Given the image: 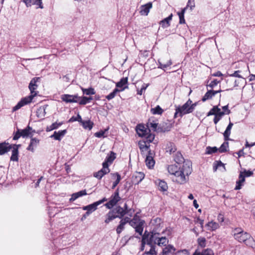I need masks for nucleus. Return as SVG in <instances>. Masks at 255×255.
<instances>
[{
    "label": "nucleus",
    "instance_id": "nucleus-1",
    "mask_svg": "<svg viewBox=\"0 0 255 255\" xmlns=\"http://www.w3.org/2000/svg\"><path fill=\"white\" fill-rule=\"evenodd\" d=\"M167 169L170 174L174 175L172 177L173 181L179 184L185 183L189 175L192 172L191 167L187 163L183 164L182 168L175 165H170L168 166Z\"/></svg>",
    "mask_w": 255,
    "mask_h": 255
},
{
    "label": "nucleus",
    "instance_id": "nucleus-2",
    "mask_svg": "<svg viewBox=\"0 0 255 255\" xmlns=\"http://www.w3.org/2000/svg\"><path fill=\"white\" fill-rule=\"evenodd\" d=\"M40 78L39 77H34L32 79L28 86L29 90L30 91L31 95L21 99L17 105L13 107L12 110V112H15L20 109L22 107L28 104L32 101L33 98L37 95V93L35 90L38 87V85L36 84V83L40 80Z\"/></svg>",
    "mask_w": 255,
    "mask_h": 255
},
{
    "label": "nucleus",
    "instance_id": "nucleus-3",
    "mask_svg": "<svg viewBox=\"0 0 255 255\" xmlns=\"http://www.w3.org/2000/svg\"><path fill=\"white\" fill-rule=\"evenodd\" d=\"M159 234L160 233L153 231L150 232L145 231L142 237L141 250H143L145 246H148L149 248L153 247L155 249Z\"/></svg>",
    "mask_w": 255,
    "mask_h": 255
},
{
    "label": "nucleus",
    "instance_id": "nucleus-4",
    "mask_svg": "<svg viewBox=\"0 0 255 255\" xmlns=\"http://www.w3.org/2000/svg\"><path fill=\"white\" fill-rule=\"evenodd\" d=\"M197 103H193L192 101L189 99L182 106H178L180 112V117H182L183 115L191 113L194 110Z\"/></svg>",
    "mask_w": 255,
    "mask_h": 255
},
{
    "label": "nucleus",
    "instance_id": "nucleus-5",
    "mask_svg": "<svg viewBox=\"0 0 255 255\" xmlns=\"http://www.w3.org/2000/svg\"><path fill=\"white\" fill-rule=\"evenodd\" d=\"M234 236L239 242H243L247 246H251V243L253 241L251 236L247 232L234 233Z\"/></svg>",
    "mask_w": 255,
    "mask_h": 255
},
{
    "label": "nucleus",
    "instance_id": "nucleus-6",
    "mask_svg": "<svg viewBox=\"0 0 255 255\" xmlns=\"http://www.w3.org/2000/svg\"><path fill=\"white\" fill-rule=\"evenodd\" d=\"M121 199V198L119 196V189L118 188L114 193L111 195L110 200L105 204V206L107 209H111Z\"/></svg>",
    "mask_w": 255,
    "mask_h": 255
},
{
    "label": "nucleus",
    "instance_id": "nucleus-7",
    "mask_svg": "<svg viewBox=\"0 0 255 255\" xmlns=\"http://www.w3.org/2000/svg\"><path fill=\"white\" fill-rule=\"evenodd\" d=\"M151 224L153 226L152 231L161 233V229L163 228L164 223L161 218L156 217L152 219L151 221Z\"/></svg>",
    "mask_w": 255,
    "mask_h": 255
},
{
    "label": "nucleus",
    "instance_id": "nucleus-8",
    "mask_svg": "<svg viewBox=\"0 0 255 255\" xmlns=\"http://www.w3.org/2000/svg\"><path fill=\"white\" fill-rule=\"evenodd\" d=\"M80 97L78 95H72L69 94L63 95L61 97V99L63 101L66 103H78L80 100Z\"/></svg>",
    "mask_w": 255,
    "mask_h": 255
},
{
    "label": "nucleus",
    "instance_id": "nucleus-9",
    "mask_svg": "<svg viewBox=\"0 0 255 255\" xmlns=\"http://www.w3.org/2000/svg\"><path fill=\"white\" fill-rule=\"evenodd\" d=\"M144 178V174L141 172H136L134 173L131 177V182L132 184H138Z\"/></svg>",
    "mask_w": 255,
    "mask_h": 255
},
{
    "label": "nucleus",
    "instance_id": "nucleus-10",
    "mask_svg": "<svg viewBox=\"0 0 255 255\" xmlns=\"http://www.w3.org/2000/svg\"><path fill=\"white\" fill-rule=\"evenodd\" d=\"M136 131L138 136L141 137H144L150 132L149 128H145L142 125H138L136 126Z\"/></svg>",
    "mask_w": 255,
    "mask_h": 255
},
{
    "label": "nucleus",
    "instance_id": "nucleus-11",
    "mask_svg": "<svg viewBox=\"0 0 255 255\" xmlns=\"http://www.w3.org/2000/svg\"><path fill=\"white\" fill-rule=\"evenodd\" d=\"M153 155L154 153L152 152L151 150L148 151V155L146 156L145 161L146 165L148 168H152L155 164Z\"/></svg>",
    "mask_w": 255,
    "mask_h": 255
},
{
    "label": "nucleus",
    "instance_id": "nucleus-12",
    "mask_svg": "<svg viewBox=\"0 0 255 255\" xmlns=\"http://www.w3.org/2000/svg\"><path fill=\"white\" fill-rule=\"evenodd\" d=\"M152 7V3L151 2H149L145 4L141 5L140 7L139 13L141 15H147Z\"/></svg>",
    "mask_w": 255,
    "mask_h": 255
},
{
    "label": "nucleus",
    "instance_id": "nucleus-13",
    "mask_svg": "<svg viewBox=\"0 0 255 255\" xmlns=\"http://www.w3.org/2000/svg\"><path fill=\"white\" fill-rule=\"evenodd\" d=\"M193 255H214V254L211 249L200 250L198 247Z\"/></svg>",
    "mask_w": 255,
    "mask_h": 255
},
{
    "label": "nucleus",
    "instance_id": "nucleus-14",
    "mask_svg": "<svg viewBox=\"0 0 255 255\" xmlns=\"http://www.w3.org/2000/svg\"><path fill=\"white\" fill-rule=\"evenodd\" d=\"M112 210L114 211V213L116 214V216H117V218L120 219L123 218L127 213V212L121 206L116 207L112 209Z\"/></svg>",
    "mask_w": 255,
    "mask_h": 255
},
{
    "label": "nucleus",
    "instance_id": "nucleus-15",
    "mask_svg": "<svg viewBox=\"0 0 255 255\" xmlns=\"http://www.w3.org/2000/svg\"><path fill=\"white\" fill-rule=\"evenodd\" d=\"M30 137V142L26 149L32 152H34V148L37 146L39 143V140L35 137H32V136Z\"/></svg>",
    "mask_w": 255,
    "mask_h": 255
},
{
    "label": "nucleus",
    "instance_id": "nucleus-16",
    "mask_svg": "<svg viewBox=\"0 0 255 255\" xmlns=\"http://www.w3.org/2000/svg\"><path fill=\"white\" fill-rule=\"evenodd\" d=\"M175 250L173 246L169 245L163 249L160 255H172L175 253Z\"/></svg>",
    "mask_w": 255,
    "mask_h": 255
},
{
    "label": "nucleus",
    "instance_id": "nucleus-17",
    "mask_svg": "<svg viewBox=\"0 0 255 255\" xmlns=\"http://www.w3.org/2000/svg\"><path fill=\"white\" fill-rule=\"evenodd\" d=\"M66 133V129L59 130L58 131H54V133L52 135H51L50 137L51 138H54L55 140L60 141Z\"/></svg>",
    "mask_w": 255,
    "mask_h": 255
},
{
    "label": "nucleus",
    "instance_id": "nucleus-18",
    "mask_svg": "<svg viewBox=\"0 0 255 255\" xmlns=\"http://www.w3.org/2000/svg\"><path fill=\"white\" fill-rule=\"evenodd\" d=\"M11 149V146L8 142H3L0 143V155H3Z\"/></svg>",
    "mask_w": 255,
    "mask_h": 255
},
{
    "label": "nucleus",
    "instance_id": "nucleus-19",
    "mask_svg": "<svg viewBox=\"0 0 255 255\" xmlns=\"http://www.w3.org/2000/svg\"><path fill=\"white\" fill-rule=\"evenodd\" d=\"M35 132V131L33 130L32 128L29 126H28L25 128L20 130L21 136L22 137L32 136L33 134H32V132Z\"/></svg>",
    "mask_w": 255,
    "mask_h": 255
},
{
    "label": "nucleus",
    "instance_id": "nucleus-20",
    "mask_svg": "<svg viewBox=\"0 0 255 255\" xmlns=\"http://www.w3.org/2000/svg\"><path fill=\"white\" fill-rule=\"evenodd\" d=\"M164 232L165 230H163L159 234L158 242H157V245L158 246H165L168 243V240L165 237H163L161 236V235Z\"/></svg>",
    "mask_w": 255,
    "mask_h": 255
},
{
    "label": "nucleus",
    "instance_id": "nucleus-21",
    "mask_svg": "<svg viewBox=\"0 0 255 255\" xmlns=\"http://www.w3.org/2000/svg\"><path fill=\"white\" fill-rule=\"evenodd\" d=\"M98 206L99 205L97 203L95 202L91 204L83 206L82 209L83 210L87 211V212L89 213V214H91L93 212L97 210Z\"/></svg>",
    "mask_w": 255,
    "mask_h": 255
},
{
    "label": "nucleus",
    "instance_id": "nucleus-22",
    "mask_svg": "<svg viewBox=\"0 0 255 255\" xmlns=\"http://www.w3.org/2000/svg\"><path fill=\"white\" fill-rule=\"evenodd\" d=\"M233 126V124L230 122L228 126H227L225 131L223 133L224 139L225 141L230 140L229 136L231 134V130Z\"/></svg>",
    "mask_w": 255,
    "mask_h": 255
},
{
    "label": "nucleus",
    "instance_id": "nucleus-23",
    "mask_svg": "<svg viewBox=\"0 0 255 255\" xmlns=\"http://www.w3.org/2000/svg\"><path fill=\"white\" fill-rule=\"evenodd\" d=\"M147 144L145 140H140L138 142V146L141 152L147 151L148 152V151L150 150L149 145Z\"/></svg>",
    "mask_w": 255,
    "mask_h": 255
},
{
    "label": "nucleus",
    "instance_id": "nucleus-24",
    "mask_svg": "<svg viewBox=\"0 0 255 255\" xmlns=\"http://www.w3.org/2000/svg\"><path fill=\"white\" fill-rule=\"evenodd\" d=\"M106 218L105 220V222L106 224H108L115 219L117 218V216H116V214H115L114 211L111 210L107 214Z\"/></svg>",
    "mask_w": 255,
    "mask_h": 255
},
{
    "label": "nucleus",
    "instance_id": "nucleus-25",
    "mask_svg": "<svg viewBox=\"0 0 255 255\" xmlns=\"http://www.w3.org/2000/svg\"><path fill=\"white\" fill-rule=\"evenodd\" d=\"M216 94H217V92H214V90L212 89L208 90L202 98V100L203 102H205L207 100L211 99Z\"/></svg>",
    "mask_w": 255,
    "mask_h": 255
},
{
    "label": "nucleus",
    "instance_id": "nucleus-26",
    "mask_svg": "<svg viewBox=\"0 0 255 255\" xmlns=\"http://www.w3.org/2000/svg\"><path fill=\"white\" fill-rule=\"evenodd\" d=\"M47 106H44L39 107L36 111V116L39 118H42L45 116L46 108Z\"/></svg>",
    "mask_w": 255,
    "mask_h": 255
},
{
    "label": "nucleus",
    "instance_id": "nucleus-27",
    "mask_svg": "<svg viewBox=\"0 0 255 255\" xmlns=\"http://www.w3.org/2000/svg\"><path fill=\"white\" fill-rule=\"evenodd\" d=\"M165 149L166 152H169L170 154L175 152L177 149L175 144L172 142L168 143L166 144Z\"/></svg>",
    "mask_w": 255,
    "mask_h": 255
},
{
    "label": "nucleus",
    "instance_id": "nucleus-28",
    "mask_svg": "<svg viewBox=\"0 0 255 255\" xmlns=\"http://www.w3.org/2000/svg\"><path fill=\"white\" fill-rule=\"evenodd\" d=\"M172 14H170L167 17L161 20L160 24L163 27H167L169 26V22L172 19Z\"/></svg>",
    "mask_w": 255,
    "mask_h": 255
},
{
    "label": "nucleus",
    "instance_id": "nucleus-29",
    "mask_svg": "<svg viewBox=\"0 0 255 255\" xmlns=\"http://www.w3.org/2000/svg\"><path fill=\"white\" fill-rule=\"evenodd\" d=\"M81 124L85 129H88L91 130L93 126V123L90 120L82 121Z\"/></svg>",
    "mask_w": 255,
    "mask_h": 255
},
{
    "label": "nucleus",
    "instance_id": "nucleus-30",
    "mask_svg": "<svg viewBox=\"0 0 255 255\" xmlns=\"http://www.w3.org/2000/svg\"><path fill=\"white\" fill-rule=\"evenodd\" d=\"M108 173H109L106 172V171H104L101 169L98 172H94L93 173V176L96 178L97 179L100 180L105 175Z\"/></svg>",
    "mask_w": 255,
    "mask_h": 255
},
{
    "label": "nucleus",
    "instance_id": "nucleus-31",
    "mask_svg": "<svg viewBox=\"0 0 255 255\" xmlns=\"http://www.w3.org/2000/svg\"><path fill=\"white\" fill-rule=\"evenodd\" d=\"M93 100L92 97H80V100H79V104L81 105H85L87 103H90Z\"/></svg>",
    "mask_w": 255,
    "mask_h": 255
},
{
    "label": "nucleus",
    "instance_id": "nucleus-32",
    "mask_svg": "<svg viewBox=\"0 0 255 255\" xmlns=\"http://www.w3.org/2000/svg\"><path fill=\"white\" fill-rule=\"evenodd\" d=\"M127 87H124L121 90H119L118 88H115L112 93L106 97V99L108 100L113 99L115 97L118 92L124 90Z\"/></svg>",
    "mask_w": 255,
    "mask_h": 255
},
{
    "label": "nucleus",
    "instance_id": "nucleus-33",
    "mask_svg": "<svg viewBox=\"0 0 255 255\" xmlns=\"http://www.w3.org/2000/svg\"><path fill=\"white\" fill-rule=\"evenodd\" d=\"M11 149L12 154L10 157V160L17 161L18 160V150L17 149V148Z\"/></svg>",
    "mask_w": 255,
    "mask_h": 255
},
{
    "label": "nucleus",
    "instance_id": "nucleus-34",
    "mask_svg": "<svg viewBox=\"0 0 255 255\" xmlns=\"http://www.w3.org/2000/svg\"><path fill=\"white\" fill-rule=\"evenodd\" d=\"M159 189L162 191H166L168 189L167 183L163 180H158V182Z\"/></svg>",
    "mask_w": 255,
    "mask_h": 255
},
{
    "label": "nucleus",
    "instance_id": "nucleus-35",
    "mask_svg": "<svg viewBox=\"0 0 255 255\" xmlns=\"http://www.w3.org/2000/svg\"><path fill=\"white\" fill-rule=\"evenodd\" d=\"M63 124V123H57L55 122L53 124H52L51 125H50L49 127H47L46 128V131H50L52 130L57 129L59 127H60Z\"/></svg>",
    "mask_w": 255,
    "mask_h": 255
},
{
    "label": "nucleus",
    "instance_id": "nucleus-36",
    "mask_svg": "<svg viewBox=\"0 0 255 255\" xmlns=\"http://www.w3.org/2000/svg\"><path fill=\"white\" fill-rule=\"evenodd\" d=\"M174 160L177 163L180 164L183 162L184 159L181 153L177 152L175 155Z\"/></svg>",
    "mask_w": 255,
    "mask_h": 255
},
{
    "label": "nucleus",
    "instance_id": "nucleus-37",
    "mask_svg": "<svg viewBox=\"0 0 255 255\" xmlns=\"http://www.w3.org/2000/svg\"><path fill=\"white\" fill-rule=\"evenodd\" d=\"M150 112L153 115H161L163 110L158 105L154 108L151 109Z\"/></svg>",
    "mask_w": 255,
    "mask_h": 255
},
{
    "label": "nucleus",
    "instance_id": "nucleus-38",
    "mask_svg": "<svg viewBox=\"0 0 255 255\" xmlns=\"http://www.w3.org/2000/svg\"><path fill=\"white\" fill-rule=\"evenodd\" d=\"M219 111V108L218 106H215L210 110L207 113V116H210L212 115L216 116L217 112Z\"/></svg>",
    "mask_w": 255,
    "mask_h": 255
},
{
    "label": "nucleus",
    "instance_id": "nucleus-39",
    "mask_svg": "<svg viewBox=\"0 0 255 255\" xmlns=\"http://www.w3.org/2000/svg\"><path fill=\"white\" fill-rule=\"evenodd\" d=\"M197 242L198 246L201 247L202 249L206 247V240L204 237H200L197 239Z\"/></svg>",
    "mask_w": 255,
    "mask_h": 255
},
{
    "label": "nucleus",
    "instance_id": "nucleus-40",
    "mask_svg": "<svg viewBox=\"0 0 255 255\" xmlns=\"http://www.w3.org/2000/svg\"><path fill=\"white\" fill-rule=\"evenodd\" d=\"M143 222L140 221L137 226L135 227V231L136 233H138L139 235H141L143 232Z\"/></svg>",
    "mask_w": 255,
    "mask_h": 255
},
{
    "label": "nucleus",
    "instance_id": "nucleus-41",
    "mask_svg": "<svg viewBox=\"0 0 255 255\" xmlns=\"http://www.w3.org/2000/svg\"><path fill=\"white\" fill-rule=\"evenodd\" d=\"M157 252L155 251V249L153 247L149 248L148 250L147 248L145 249V251L143 255H156Z\"/></svg>",
    "mask_w": 255,
    "mask_h": 255
},
{
    "label": "nucleus",
    "instance_id": "nucleus-42",
    "mask_svg": "<svg viewBox=\"0 0 255 255\" xmlns=\"http://www.w3.org/2000/svg\"><path fill=\"white\" fill-rule=\"evenodd\" d=\"M128 78L127 77L123 78L116 84V87L119 88L123 87L128 83Z\"/></svg>",
    "mask_w": 255,
    "mask_h": 255
},
{
    "label": "nucleus",
    "instance_id": "nucleus-43",
    "mask_svg": "<svg viewBox=\"0 0 255 255\" xmlns=\"http://www.w3.org/2000/svg\"><path fill=\"white\" fill-rule=\"evenodd\" d=\"M116 158V154L113 152L111 151L110 154H108L106 157V160L111 163Z\"/></svg>",
    "mask_w": 255,
    "mask_h": 255
},
{
    "label": "nucleus",
    "instance_id": "nucleus-44",
    "mask_svg": "<svg viewBox=\"0 0 255 255\" xmlns=\"http://www.w3.org/2000/svg\"><path fill=\"white\" fill-rule=\"evenodd\" d=\"M229 147V143L227 141H225L218 149L220 152L223 153L227 151Z\"/></svg>",
    "mask_w": 255,
    "mask_h": 255
},
{
    "label": "nucleus",
    "instance_id": "nucleus-45",
    "mask_svg": "<svg viewBox=\"0 0 255 255\" xmlns=\"http://www.w3.org/2000/svg\"><path fill=\"white\" fill-rule=\"evenodd\" d=\"M207 226L213 231L216 230L219 227L218 224L213 221L208 222Z\"/></svg>",
    "mask_w": 255,
    "mask_h": 255
},
{
    "label": "nucleus",
    "instance_id": "nucleus-46",
    "mask_svg": "<svg viewBox=\"0 0 255 255\" xmlns=\"http://www.w3.org/2000/svg\"><path fill=\"white\" fill-rule=\"evenodd\" d=\"M82 91L83 94L86 95H94L95 94V90L92 88H90L88 89H83Z\"/></svg>",
    "mask_w": 255,
    "mask_h": 255
},
{
    "label": "nucleus",
    "instance_id": "nucleus-47",
    "mask_svg": "<svg viewBox=\"0 0 255 255\" xmlns=\"http://www.w3.org/2000/svg\"><path fill=\"white\" fill-rule=\"evenodd\" d=\"M219 150L216 147L208 146L206 148V154H211L216 152Z\"/></svg>",
    "mask_w": 255,
    "mask_h": 255
},
{
    "label": "nucleus",
    "instance_id": "nucleus-48",
    "mask_svg": "<svg viewBox=\"0 0 255 255\" xmlns=\"http://www.w3.org/2000/svg\"><path fill=\"white\" fill-rule=\"evenodd\" d=\"M126 224L120 221V224L117 227L116 231L118 234H120L125 229V226Z\"/></svg>",
    "mask_w": 255,
    "mask_h": 255
},
{
    "label": "nucleus",
    "instance_id": "nucleus-49",
    "mask_svg": "<svg viewBox=\"0 0 255 255\" xmlns=\"http://www.w3.org/2000/svg\"><path fill=\"white\" fill-rule=\"evenodd\" d=\"M154 136L155 135L154 134H152L149 132L146 135V136H145L146 138L145 141H146L148 144H149L150 142H151L154 139Z\"/></svg>",
    "mask_w": 255,
    "mask_h": 255
},
{
    "label": "nucleus",
    "instance_id": "nucleus-50",
    "mask_svg": "<svg viewBox=\"0 0 255 255\" xmlns=\"http://www.w3.org/2000/svg\"><path fill=\"white\" fill-rule=\"evenodd\" d=\"M159 67L161 69H164L167 67H169L170 65L172 64V62L171 60L168 61L166 63H162L161 62L159 61Z\"/></svg>",
    "mask_w": 255,
    "mask_h": 255
},
{
    "label": "nucleus",
    "instance_id": "nucleus-51",
    "mask_svg": "<svg viewBox=\"0 0 255 255\" xmlns=\"http://www.w3.org/2000/svg\"><path fill=\"white\" fill-rule=\"evenodd\" d=\"M82 119L81 117L80 116V115H78L76 117H72L70 118V119L69 120V122H73L75 121H78L79 122L81 123L82 122Z\"/></svg>",
    "mask_w": 255,
    "mask_h": 255
},
{
    "label": "nucleus",
    "instance_id": "nucleus-52",
    "mask_svg": "<svg viewBox=\"0 0 255 255\" xmlns=\"http://www.w3.org/2000/svg\"><path fill=\"white\" fill-rule=\"evenodd\" d=\"M220 81H218L216 79H215L211 82V83L207 85V87H210L211 89H213L215 86H216L219 83Z\"/></svg>",
    "mask_w": 255,
    "mask_h": 255
},
{
    "label": "nucleus",
    "instance_id": "nucleus-53",
    "mask_svg": "<svg viewBox=\"0 0 255 255\" xmlns=\"http://www.w3.org/2000/svg\"><path fill=\"white\" fill-rule=\"evenodd\" d=\"M108 163L109 162L105 160V161L102 164L103 168H102V169H103L104 171H106V172L109 173L110 170L109 168Z\"/></svg>",
    "mask_w": 255,
    "mask_h": 255
},
{
    "label": "nucleus",
    "instance_id": "nucleus-54",
    "mask_svg": "<svg viewBox=\"0 0 255 255\" xmlns=\"http://www.w3.org/2000/svg\"><path fill=\"white\" fill-rule=\"evenodd\" d=\"M240 72V71L239 70L236 71L234 72V73L230 75V76L231 77H238V78H241L242 79L241 80V81H243V82H244L245 81V78L242 77V76L239 74Z\"/></svg>",
    "mask_w": 255,
    "mask_h": 255
},
{
    "label": "nucleus",
    "instance_id": "nucleus-55",
    "mask_svg": "<svg viewBox=\"0 0 255 255\" xmlns=\"http://www.w3.org/2000/svg\"><path fill=\"white\" fill-rule=\"evenodd\" d=\"M21 136V133L20 132V129H17V131L14 133L13 137V140H17Z\"/></svg>",
    "mask_w": 255,
    "mask_h": 255
},
{
    "label": "nucleus",
    "instance_id": "nucleus-56",
    "mask_svg": "<svg viewBox=\"0 0 255 255\" xmlns=\"http://www.w3.org/2000/svg\"><path fill=\"white\" fill-rule=\"evenodd\" d=\"M148 84H143L139 90H137V94L139 95H141L143 92L146 89Z\"/></svg>",
    "mask_w": 255,
    "mask_h": 255
},
{
    "label": "nucleus",
    "instance_id": "nucleus-57",
    "mask_svg": "<svg viewBox=\"0 0 255 255\" xmlns=\"http://www.w3.org/2000/svg\"><path fill=\"white\" fill-rule=\"evenodd\" d=\"M32 4H35L39 6V7L40 8H43L42 0H34L32 1Z\"/></svg>",
    "mask_w": 255,
    "mask_h": 255
},
{
    "label": "nucleus",
    "instance_id": "nucleus-58",
    "mask_svg": "<svg viewBox=\"0 0 255 255\" xmlns=\"http://www.w3.org/2000/svg\"><path fill=\"white\" fill-rule=\"evenodd\" d=\"M123 208H124V210L127 212V214H128L130 216H132V213L131 212V209L128 207V205L126 203L124 204V207Z\"/></svg>",
    "mask_w": 255,
    "mask_h": 255
},
{
    "label": "nucleus",
    "instance_id": "nucleus-59",
    "mask_svg": "<svg viewBox=\"0 0 255 255\" xmlns=\"http://www.w3.org/2000/svg\"><path fill=\"white\" fill-rule=\"evenodd\" d=\"M78 198L80 197H81L84 195H86L87 194L86 191L85 190H81L79 192L75 193Z\"/></svg>",
    "mask_w": 255,
    "mask_h": 255
},
{
    "label": "nucleus",
    "instance_id": "nucleus-60",
    "mask_svg": "<svg viewBox=\"0 0 255 255\" xmlns=\"http://www.w3.org/2000/svg\"><path fill=\"white\" fill-rule=\"evenodd\" d=\"M121 176L118 175V177L117 178L116 180L113 183V186H112V189H114L117 185L119 183L120 180H121Z\"/></svg>",
    "mask_w": 255,
    "mask_h": 255
},
{
    "label": "nucleus",
    "instance_id": "nucleus-61",
    "mask_svg": "<svg viewBox=\"0 0 255 255\" xmlns=\"http://www.w3.org/2000/svg\"><path fill=\"white\" fill-rule=\"evenodd\" d=\"M157 124L150 123L148 124V127L151 128L154 131H155L157 128Z\"/></svg>",
    "mask_w": 255,
    "mask_h": 255
},
{
    "label": "nucleus",
    "instance_id": "nucleus-62",
    "mask_svg": "<svg viewBox=\"0 0 255 255\" xmlns=\"http://www.w3.org/2000/svg\"><path fill=\"white\" fill-rule=\"evenodd\" d=\"M222 109L223 111L225 112L227 115H229L231 113V111L228 109V105L222 107Z\"/></svg>",
    "mask_w": 255,
    "mask_h": 255
},
{
    "label": "nucleus",
    "instance_id": "nucleus-63",
    "mask_svg": "<svg viewBox=\"0 0 255 255\" xmlns=\"http://www.w3.org/2000/svg\"><path fill=\"white\" fill-rule=\"evenodd\" d=\"M105 131H104L103 130H100L99 132H96L95 133V136L96 137L100 138V137H102L104 135V134H105Z\"/></svg>",
    "mask_w": 255,
    "mask_h": 255
},
{
    "label": "nucleus",
    "instance_id": "nucleus-64",
    "mask_svg": "<svg viewBox=\"0 0 255 255\" xmlns=\"http://www.w3.org/2000/svg\"><path fill=\"white\" fill-rule=\"evenodd\" d=\"M129 225L135 228V227L137 225L138 223L135 219L131 220L129 222Z\"/></svg>",
    "mask_w": 255,
    "mask_h": 255
}]
</instances>
